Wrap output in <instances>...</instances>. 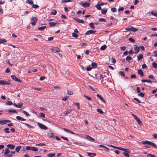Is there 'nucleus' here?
<instances>
[{"label":"nucleus","instance_id":"52","mask_svg":"<svg viewBox=\"0 0 157 157\" xmlns=\"http://www.w3.org/2000/svg\"><path fill=\"white\" fill-rule=\"evenodd\" d=\"M6 104L8 105H12L13 104V103L10 101H8L6 103Z\"/></svg>","mask_w":157,"mask_h":157},{"label":"nucleus","instance_id":"26","mask_svg":"<svg viewBox=\"0 0 157 157\" xmlns=\"http://www.w3.org/2000/svg\"><path fill=\"white\" fill-rule=\"evenodd\" d=\"M143 57V55L142 54H140L139 55V56L138 57V59L139 60H141Z\"/></svg>","mask_w":157,"mask_h":157},{"label":"nucleus","instance_id":"6","mask_svg":"<svg viewBox=\"0 0 157 157\" xmlns=\"http://www.w3.org/2000/svg\"><path fill=\"white\" fill-rule=\"evenodd\" d=\"M37 124L40 127L43 129L46 130L48 129L47 127L42 124L38 122Z\"/></svg>","mask_w":157,"mask_h":157},{"label":"nucleus","instance_id":"48","mask_svg":"<svg viewBox=\"0 0 157 157\" xmlns=\"http://www.w3.org/2000/svg\"><path fill=\"white\" fill-rule=\"evenodd\" d=\"M72 35L73 37H75V38H77L78 36V35L77 34L74 33H72Z\"/></svg>","mask_w":157,"mask_h":157},{"label":"nucleus","instance_id":"20","mask_svg":"<svg viewBox=\"0 0 157 157\" xmlns=\"http://www.w3.org/2000/svg\"><path fill=\"white\" fill-rule=\"evenodd\" d=\"M91 66L92 68H96L97 67V64L95 63L92 62L91 63Z\"/></svg>","mask_w":157,"mask_h":157},{"label":"nucleus","instance_id":"11","mask_svg":"<svg viewBox=\"0 0 157 157\" xmlns=\"http://www.w3.org/2000/svg\"><path fill=\"white\" fill-rule=\"evenodd\" d=\"M96 32V31L93 30H90L87 31L85 33V34L86 35H88L89 34H92L95 33Z\"/></svg>","mask_w":157,"mask_h":157},{"label":"nucleus","instance_id":"28","mask_svg":"<svg viewBox=\"0 0 157 157\" xmlns=\"http://www.w3.org/2000/svg\"><path fill=\"white\" fill-rule=\"evenodd\" d=\"M97 111L100 113V114H102L104 113L102 110L101 109H97Z\"/></svg>","mask_w":157,"mask_h":157},{"label":"nucleus","instance_id":"37","mask_svg":"<svg viewBox=\"0 0 157 157\" xmlns=\"http://www.w3.org/2000/svg\"><path fill=\"white\" fill-rule=\"evenodd\" d=\"M4 130L5 133H9L10 132V131H9V128H5L4 129Z\"/></svg>","mask_w":157,"mask_h":157},{"label":"nucleus","instance_id":"61","mask_svg":"<svg viewBox=\"0 0 157 157\" xmlns=\"http://www.w3.org/2000/svg\"><path fill=\"white\" fill-rule=\"evenodd\" d=\"M71 0H63L62 1V2H71Z\"/></svg>","mask_w":157,"mask_h":157},{"label":"nucleus","instance_id":"32","mask_svg":"<svg viewBox=\"0 0 157 157\" xmlns=\"http://www.w3.org/2000/svg\"><path fill=\"white\" fill-rule=\"evenodd\" d=\"M26 2V3H28L31 5H33V1L29 0H27Z\"/></svg>","mask_w":157,"mask_h":157},{"label":"nucleus","instance_id":"64","mask_svg":"<svg viewBox=\"0 0 157 157\" xmlns=\"http://www.w3.org/2000/svg\"><path fill=\"white\" fill-rule=\"evenodd\" d=\"M148 156H149L150 157H156L155 155L151 154H148Z\"/></svg>","mask_w":157,"mask_h":157},{"label":"nucleus","instance_id":"47","mask_svg":"<svg viewBox=\"0 0 157 157\" xmlns=\"http://www.w3.org/2000/svg\"><path fill=\"white\" fill-rule=\"evenodd\" d=\"M52 52L58 53L60 51V50H51Z\"/></svg>","mask_w":157,"mask_h":157},{"label":"nucleus","instance_id":"55","mask_svg":"<svg viewBox=\"0 0 157 157\" xmlns=\"http://www.w3.org/2000/svg\"><path fill=\"white\" fill-rule=\"evenodd\" d=\"M98 21H102V22H105L106 20L103 18H99L98 20Z\"/></svg>","mask_w":157,"mask_h":157},{"label":"nucleus","instance_id":"8","mask_svg":"<svg viewBox=\"0 0 157 157\" xmlns=\"http://www.w3.org/2000/svg\"><path fill=\"white\" fill-rule=\"evenodd\" d=\"M11 78L14 81H16V82H21V81L17 78L15 75H11Z\"/></svg>","mask_w":157,"mask_h":157},{"label":"nucleus","instance_id":"39","mask_svg":"<svg viewBox=\"0 0 157 157\" xmlns=\"http://www.w3.org/2000/svg\"><path fill=\"white\" fill-rule=\"evenodd\" d=\"M32 5V7L35 9H37L39 7V6L36 4H33Z\"/></svg>","mask_w":157,"mask_h":157},{"label":"nucleus","instance_id":"46","mask_svg":"<svg viewBox=\"0 0 157 157\" xmlns=\"http://www.w3.org/2000/svg\"><path fill=\"white\" fill-rule=\"evenodd\" d=\"M22 112L24 113L25 115L26 116L28 117V116H30V115L29 114L28 112H26V111L23 110Z\"/></svg>","mask_w":157,"mask_h":157},{"label":"nucleus","instance_id":"9","mask_svg":"<svg viewBox=\"0 0 157 157\" xmlns=\"http://www.w3.org/2000/svg\"><path fill=\"white\" fill-rule=\"evenodd\" d=\"M11 83L10 82H9L3 80H0V85H10Z\"/></svg>","mask_w":157,"mask_h":157},{"label":"nucleus","instance_id":"58","mask_svg":"<svg viewBox=\"0 0 157 157\" xmlns=\"http://www.w3.org/2000/svg\"><path fill=\"white\" fill-rule=\"evenodd\" d=\"M98 2V3H99L100 5H101V6H102L106 4V3H102L100 1H99Z\"/></svg>","mask_w":157,"mask_h":157},{"label":"nucleus","instance_id":"34","mask_svg":"<svg viewBox=\"0 0 157 157\" xmlns=\"http://www.w3.org/2000/svg\"><path fill=\"white\" fill-rule=\"evenodd\" d=\"M21 148V146H19L17 147L15 149L16 151L17 152H18L20 150Z\"/></svg>","mask_w":157,"mask_h":157},{"label":"nucleus","instance_id":"19","mask_svg":"<svg viewBox=\"0 0 157 157\" xmlns=\"http://www.w3.org/2000/svg\"><path fill=\"white\" fill-rule=\"evenodd\" d=\"M87 154L88 156L90 157H94L96 155V154L91 152H87Z\"/></svg>","mask_w":157,"mask_h":157},{"label":"nucleus","instance_id":"53","mask_svg":"<svg viewBox=\"0 0 157 157\" xmlns=\"http://www.w3.org/2000/svg\"><path fill=\"white\" fill-rule=\"evenodd\" d=\"M106 48V45L104 44L101 47L100 49H105Z\"/></svg>","mask_w":157,"mask_h":157},{"label":"nucleus","instance_id":"18","mask_svg":"<svg viewBox=\"0 0 157 157\" xmlns=\"http://www.w3.org/2000/svg\"><path fill=\"white\" fill-rule=\"evenodd\" d=\"M138 74L140 75H141V77H143L144 75V73L142 71V70L140 69L138 71Z\"/></svg>","mask_w":157,"mask_h":157},{"label":"nucleus","instance_id":"40","mask_svg":"<svg viewBox=\"0 0 157 157\" xmlns=\"http://www.w3.org/2000/svg\"><path fill=\"white\" fill-rule=\"evenodd\" d=\"M128 40L133 43L135 42V40L132 37H130L128 39Z\"/></svg>","mask_w":157,"mask_h":157},{"label":"nucleus","instance_id":"15","mask_svg":"<svg viewBox=\"0 0 157 157\" xmlns=\"http://www.w3.org/2000/svg\"><path fill=\"white\" fill-rule=\"evenodd\" d=\"M101 13L103 14H105L107 11V9L106 8H103V9H101Z\"/></svg>","mask_w":157,"mask_h":157},{"label":"nucleus","instance_id":"14","mask_svg":"<svg viewBox=\"0 0 157 157\" xmlns=\"http://www.w3.org/2000/svg\"><path fill=\"white\" fill-rule=\"evenodd\" d=\"M7 147L10 149H13L15 147V146L14 145L11 144H8L7 146Z\"/></svg>","mask_w":157,"mask_h":157},{"label":"nucleus","instance_id":"27","mask_svg":"<svg viewBox=\"0 0 157 157\" xmlns=\"http://www.w3.org/2000/svg\"><path fill=\"white\" fill-rule=\"evenodd\" d=\"M89 26L93 29H95V27L94 25V23H90L89 24Z\"/></svg>","mask_w":157,"mask_h":157},{"label":"nucleus","instance_id":"36","mask_svg":"<svg viewBox=\"0 0 157 157\" xmlns=\"http://www.w3.org/2000/svg\"><path fill=\"white\" fill-rule=\"evenodd\" d=\"M6 40L5 39H0V43L2 44L4 42H6Z\"/></svg>","mask_w":157,"mask_h":157},{"label":"nucleus","instance_id":"50","mask_svg":"<svg viewBox=\"0 0 157 157\" xmlns=\"http://www.w3.org/2000/svg\"><path fill=\"white\" fill-rule=\"evenodd\" d=\"M152 66L155 68H157V64L155 62L152 63Z\"/></svg>","mask_w":157,"mask_h":157},{"label":"nucleus","instance_id":"57","mask_svg":"<svg viewBox=\"0 0 157 157\" xmlns=\"http://www.w3.org/2000/svg\"><path fill=\"white\" fill-rule=\"evenodd\" d=\"M36 145L38 146H43L45 145V144L43 143H40L39 144H36Z\"/></svg>","mask_w":157,"mask_h":157},{"label":"nucleus","instance_id":"25","mask_svg":"<svg viewBox=\"0 0 157 157\" xmlns=\"http://www.w3.org/2000/svg\"><path fill=\"white\" fill-rule=\"evenodd\" d=\"M46 26H41L40 27H39L38 28V29L39 30H41L42 31L44 30L45 28H46Z\"/></svg>","mask_w":157,"mask_h":157},{"label":"nucleus","instance_id":"22","mask_svg":"<svg viewBox=\"0 0 157 157\" xmlns=\"http://www.w3.org/2000/svg\"><path fill=\"white\" fill-rule=\"evenodd\" d=\"M135 48H134V49H140V48L141 49H144V47L143 46H140L139 47H138L136 45H134Z\"/></svg>","mask_w":157,"mask_h":157},{"label":"nucleus","instance_id":"16","mask_svg":"<svg viewBox=\"0 0 157 157\" xmlns=\"http://www.w3.org/2000/svg\"><path fill=\"white\" fill-rule=\"evenodd\" d=\"M141 81L142 82H147L150 83L152 84V82L150 80H147V79H142L141 80Z\"/></svg>","mask_w":157,"mask_h":157},{"label":"nucleus","instance_id":"29","mask_svg":"<svg viewBox=\"0 0 157 157\" xmlns=\"http://www.w3.org/2000/svg\"><path fill=\"white\" fill-rule=\"evenodd\" d=\"M10 150L8 148H7L5 149L4 154H8L10 152Z\"/></svg>","mask_w":157,"mask_h":157},{"label":"nucleus","instance_id":"42","mask_svg":"<svg viewBox=\"0 0 157 157\" xmlns=\"http://www.w3.org/2000/svg\"><path fill=\"white\" fill-rule=\"evenodd\" d=\"M8 112L9 113H10V112H12L14 113H17V112L15 110H9Z\"/></svg>","mask_w":157,"mask_h":157},{"label":"nucleus","instance_id":"17","mask_svg":"<svg viewBox=\"0 0 157 157\" xmlns=\"http://www.w3.org/2000/svg\"><path fill=\"white\" fill-rule=\"evenodd\" d=\"M16 118L17 119L21 121H25L26 120V119L24 118H23L19 116H17L16 117Z\"/></svg>","mask_w":157,"mask_h":157},{"label":"nucleus","instance_id":"10","mask_svg":"<svg viewBox=\"0 0 157 157\" xmlns=\"http://www.w3.org/2000/svg\"><path fill=\"white\" fill-rule=\"evenodd\" d=\"M73 19L75 21H76L78 23H84V21L83 20L80 19H77L76 18L74 17Z\"/></svg>","mask_w":157,"mask_h":157},{"label":"nucleus","instance_id":"41","mask_svg":"<svg viewBox=\"0 0 157 157\" xmlns=\"http://www.w3.org/2000/svg\"><path fill=\"white\" fill-rule=\"evenodd\" d=\"M151 14L153 16L157 17V12H156V11L151 12Z\"/></svg>","mask_w":157,"mask_h":157},{"label":"nucleus","instance_id":"13","mask_svg":"<svg viewBox=\"0 0 157 157\" xmlns=\"http://www.w3.org/2000/svg\"><path fill=\"white\" fill-rule=\"evenodd\" d=\"M48 136L51 138L52 139H55V137L54 136V135L53 133H48Z\"/></svg>","mask_w":157,"mask_h":157},{"label":"nucleus","instance_id":"1","mask_svg":"<svg viewBox=\"0 0 157 157\" xmlns=\"http://www.w3.org/2000/svg\"><path fill=\"white\" fill-rule=\"evenodd\" d=\"M141 143L144 144H149L151 145L155 148H157V146L154 143L147 140H145L141 142Z\"/></svg>","mask_w":157,"mask_h":157},{"label":"nucleus","instance_id":"44","mask_svg":"<svg viewBox=\"0 0 157 157\" xmlns=\"http://www.w3.org/2000/svg\"><path fill=\"white\" fill-rule=\"evenodd\" d=\"M29 128H33L34 127L33 126H31L29 124L27 123H24Z\"/></svg>","mask_w":157,"mask_h":157},{"label":"nucleus","instance_id":"12","mask_svg":"<svg viewBox=\"0 0 157 157\" xmlns=\"http://www.w3.org/2000/svg\"><path fill=\"white\" fill-rule=\"evenodd\" d=\"M59 24V23L58 22H49V25L50 26H54L56 25Z\"/></svg>","mask_w":157,"mask_h":157},{"label":"nucleus","instance_id":"4","mask_svg":"<svg viewBox=\"0 0 157 157\" xmlns=\"http://www.w3.org/2000/svg\"><path fill=\"white\" fill-rule=\"evenodd\" d=\"M81 5L83 7H87L90 6V3L86 2L84 3H83L82 2H80Z\"/></svg>","mask_w":157,"mask_h":157},{"label":"nucleus","instance_id":"51","mask_svg":"<svg viewBox=\"0 0 157 157\" xmlns=\"http://www.w3.org/2000/svg\"><path fill=\"white\" fill-rule=\"evenodd\" d=\"M39 115L41 117L44 118L45 117V114L43 113H40L39 114Z\"/></svg>","mask_w":157,"mask_h":157},{"label":"nucleus","instance_id":"49","mask_svg":"<svg viewBox=\"0 0 157 157\" xmlns=\"http://www.w3.org/2000/svg\"><path fill=\"white\" fill-rule=\"evenodd\" d=\"M71 109H70L68 111H67L65 114V116H67L68 114L71 113Z\"/></svg>","mask_w":157,"mask_h":157},{"label":"nucleus","instance_id":"23","mask_svg":"<svg viewBox=\"0 0 157 157\" xmlns=\"http://www.w3.org/2000/svg\"><path fill=\"white\" fill-rule=\"evenodd\" d=\"M6 124V120L1 121L0 120V124L4 125Z\"/></svg>","mask_w":157,"mask_h":157},{"label":"nucleus","instance_id":"5","mask_svg":"<svg viewBox=\"0 0 157 157\" xmlns=\"http://www.w3.org/2000/svg\"><path fill=\"white\" fill-rule=\"evenodd\" d=\"M31 20L33 21L31 22V25H35L38 20L37 17H33L32 18Z\"/></svg>","mask_w":157,"mask_h":157},{"label":"nucleus","instance_id":"7","mask_svg":"<svg viewBox=\"0 0 157 157\" xmlns=\"http://www.w3.org/2000/svg\"><path fill=\"white\" fill-rule=\"evenodd\" d=\"M132 115L139 124L141 125L142 124V121L136 115L133 114H132Z\"/></svg>","mask_w":157,"mask_h":157},{"label":"nucleus","instance_id":"62","mask_svg":"<svg viewBox=\"0 0 157 157\" xmlns=\"http://www.w3.org/2000/svg\"><path fill=\"white\" fill-rule=\"evenodd\" d=\"M131 27V26H130L126 28L125 29V30L128 31H131V28H130Z\"/></svg>","mask_w":157,"mask_h":157},{"label":"nucleus","instance_id":"24","mask_svg":"<svg viewBox=\"0 0 157 157\" xmlns=\"http://www.w3.org/2000/svg\"><path fill=\"white\" fill-rule=\"evenodd\" d=\"M101 5H100L99 3L98 2V4L95 6V7L99 10H101V8L100 6Z\"/></svg>","mask_w":157,"mask_h":157},{"label":"nucleus","instance_id":"43","mask_svg":"<svg viewBox=\"0 0 157 157\" xmlns=\"http://www.w3.org/2000/svg\"><path fill=\"white\" fill-rule=\"evenodd\" d=\"M139 94H138V95L141 97H143L144 96V93H140Z\"/></svg>","mask_w":157,"mask_h":157},{"label":"nucleus","instance_id":"2","mask_svg":"<svg viewBox=\"0 0 157 157\" xmlns=\"http://www.w3.org/2000/svg\"><path fill=\"white\" fill-rule=\"evenodd\" d=\"M95 78L96 79H99L100 80L102 79V80L101 81L102 83H105V82H104V78H105L101 74H97L95 75Z\"/></svg>","mask_w":157,"mask_h":157},{"label":"nucleus","instance_id":"30","mask_svg":"<svg viewBox=\"0 0 157 157\" xmlns=\"http://www.w3.org/2000/svg\"><path fill=\"white\" fill-rule=\"evenodd\" d=\"M57 13V11L56 10H52L51 12V14L53 15H55Z\"/></svg>","mask_w":157,"mask_h":157},{"label":"nucleus","instance_id":"63","mask_svg":"<svg viewBox=\"0 0 157 157\" xmlns=\"http://www.w3.org/2000/svg\"><path fill=\"white\" fill-rule=\"evenodd\" d=\"M136 91L137 93H139L140 92V88L139 87H137L136 88Z\"/></svg>","mask_w":157,"mask_h":157},{"label":"nucleus","instance_id":"3","mask_svg":"<svg viewBox=\"0 0 157 157\" xmlns=\"http://www.w3.org/2000/svg\"><path fill=\"white\" fill-rule=\"evenodd\" d=\"M27 150H32L33 151H37L38 149L36 147H30V146H27L26 148Z\"/></svg>","mask_w":157,"mask_h":157},{"label":"nucleus","instance_id":"35","mask_svg":"<svg viewBox=\"0 0 157 157\" xmlns=\"http://www.w3.org/2000/svg\"><path fill=\"white\" fill-rule=\"evenodd\" d=\"M17 105H18L17 108H21L23 106V103L22 102H21L19 103H18Z\"/></svg>","mask_w":157,"mask_h":157},{"label":"nucleus","instance_id":"21","mask_svg":"<svg viewBox=\"0 0 157 157\" xmlns=\"http://www.w3.org/2000/svg\"><path fill=\"white\" fill-rule=\"evenodd\" d=\"M131 30L133 32H135L138 30V29L135 27L131 26L130 27Z\"/></svg>","mask_w":157,"mask_h":157},{"label":"nucleus","instance_id":"38","mask_svg":"<svg viewBox=\"0 0 157 157\" xmlns=\"http://www.w3.org/2000/svg\"><path fill=\"white\" fill-rule=\"evenodd\" d=\"M123 154L126 157H130L129 155L128 154V153L123 152Z\"/></svg>","mask_w":157,"mask_h":157},{"label":"nucleus","instance_id":"33","mask_svg":"<svg viewBox=\"0 0 157 157\" xmlns=\"http://www.w3.org/2000/svg\"><path fill=\"white\" fill-rule=\"evenodd\" d=\"M119 75L123 77L124 76L125 74L122 71H120L119 72Z\"/></svg>","mask_w":157,"mask_h":157},{"label":"nucleus","instance_id":"59","mask_svg":"<svg viewBox=\"0 0 157 157\" xmlns=\"http://www.w3.org/2000/svg\"><path fill=\"white\" fill-rule=\"evenodd\" d=\"M124 152L129 153L131 152V151L129 149L125 148V151H124Z\"/></svg>","mask_w":157,"mask_h":157},{"label":"nucleus","instance_id":"54","mask_svg":"<svg viewBox=\"0 0 157 157\" xmlns=\"http://www.w3.org/2000/svg\"><path fill=\"white\" fill-rule=\"evenodd\" d=\"M67 94L68 95H72L73 94V93L70 90H67Z\"/></svg>","mask_w":157,"mask_h":157},{"label":"nucleus","instance_id":"31","mask_svg":"<svg viewBox=\"0 0 157 157\" xmlns=\"http://www.w3.org/2000/svg\"><path fill=\"white\" fill-rule=\"evenodd\" d=\"M55 155V153H49L48 154L47 156L49 157H52Z\"/></svg>","mask_w":157,"mask_h":157},{"label":"nucleus","instance_id":"56","mask_svg":"<svg viewBox=\"0 0 157 157\" xmlns=\"http://www.w3.org/2000/svg\"><path fill=\"white\" fill-rule=\"evenodd\" d=\"M131 57L129 56H127L126 57V60L127 61H129L132 59Z\"/></svg>","mask_w":157,"mask_h":157},{"label":"nucleus","instance_id":"45","mask_svg":"<svg viewBox=\"0 0 157 157\" xmlns=\"http://www.w3.org/2000/svg\"><path fill=\"white\" fill-rule=\"evenodd\" d=\"M84 96L88 100L91 101L92 100V98L89 97H88L86 95H84Z\"/></svg>","mask_w":157,"mask_h":157},{"label":"nucleus","instance_id":"60","mask_svg":"<svg viewBox=\"0 0 157 157\" xmlns=\"http://www.w3.org/2000/svg\"><path fill=\"white\" fill-rule=\"evenodd\" d=\"M32 88L34 90H36L38 91H40L41 90V89L40 88H35L34 87H32Z\"/></svg>","mask_w":157,"mask_h":157}]
</instances>
